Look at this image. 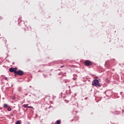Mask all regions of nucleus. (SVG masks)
I'll return each instance as SVG.
<instances>
[{
    "label": "nucleus",
    "instance_id": "1",
    "mask_svg": "<svg viewBox=\"0 0 124 124\" xmlns=\"http://www.w3.org/2000/svg\"><path fill=\"white\" fill-rule=\"evenodd\" d=\"M98 79H94L92 82L93 86L95 87H101V84L99 83Z\"/></svg>",
    "mask_w": 124,
    "mask_h": 124
},
{
    "label": "nucleus",
    "instance_id": "2",
    "mask_svg": "<svg viewBox=\"0 0 124 124\" xmlns=\"http://www.w3.org/2000/svg\"><path fill=\"white\" fill-rule=\"evenodd\" d=\"M110 113H111V114H113V115H119V114H120V111L115 110V109H114V108H111Z\"/></svg>",
    "mask_w": 124,
    "mask_h": 124
},
{
    "label": "nucleus",
    "instance_id": "3",
    "mask_svg": "<svg viewBox=\"0 0 124 124\" xmlns=\"http://www.w3.org/2000/svg\"><path fill=\"white\" fill-rule=\"evenodd\" d=\"M84 63L86 66H91V65L93 64V62L90 60H85L84 62Z\"/></svg>",
    "mask_w": 124,
    "mask_h": 124
},
{
    "label": "nucleus",
    "instance_id": "4",
    "mask_svg": "<svg viewBox=\"0 0 124 124\" xmlns=\"http://www.w3.org/2000/svg\"><path fill=\"white\" fill-rule=\"evenodd\" d=\"M16 74H17L18 76H22L24 75V72L22 70L16 71Z\"/></svg>",
    "mask_w": 124,
    "mask_h": 124
},
{
    "label": "nucleus",
    "instance_id": "5",
    "mask_svg": "<svg viewBox=\"0 0 124 124\" xmlns=\"http://www.w3.org/2000/svg\"><path fill=\"white\" fill-rule=\"evenodd\" d=\"M17 70V67H15V68H9V71L10 72H14V73H15V74H16V71Z\"/></svg>",
    "mask_w": 124,
    "mask_h": 124
},
{
    "label": "nucleus",
    "instance_id": "6",
    "mask_svg": "<svg viewBox=\"0 0 124 124\" xmlns=\"http://www.w3.org/2000/svg\"><path fill=\"white\" fill-rule=\"evenodd\" d=\"M104 93H105L107 96H109V94L111 93V91L110 90H107L104 92Z\"/></svg>",
    "mask_w": 124,
    "mask_h": 124
},
{
    "label": "nucleus",
    "instance_id": "7",
    "mask_svg": "<svg viewBox=\"0 0 124 124\" xmlns=\"http://www.w3.org/2000/svg\"><path fill=\"white\" fill-rule=\"evenodd\" d=\"M9 107V106L8 105H7V104H3V109L8 108Z\"/></svg>",
    "mask_w": 124,
    "mask_h": 124
},
{
    "label": "nucleus",
    "instance_id": "8",
    "mask_svg": "<svg viewBox=\"0 0 124 124\" xmlns=\"http://www.w3.org/2000/svg\"><path fill=\"white\" fill-rule=\"evenodd\" d=\"M105 65L106 67H109V61H106L105 64Z\"/></svg>",
    "mask_w": 124,
    "mask_h": 124
},
{
    "label": "nucleus",
    "instance_id": "9",
    "mask_svg": "<svg viewBox=\"0 0 124 124\" xmlns=\"http://www.w3.org/2000/svg\"><path fill=\"white\" fill-rule=\"evenodd\" d=\"M28 105H29V104H24L23 105V107L24 108H28V107H29V106H28Z\"/></svg>",
    "mask_w": 124,
    "mask_h": 124
},
{
    "label": "nucleus",
    "instance_id": "10",
    "mask_svg": "<svg viewBox=\"0 0 124 124\" xmlns=\"http://www.w3.org/2000/svg\"><path fill=\"white\" fill-rule=\"evenodd\" d=\"M56 124H61V120H57L56 121Z\"/></svg>",
    "mask_w": 124,
    "mask_h": 124
},
{
    "label": "nucleus",
    "instance_id": "11",
    "mask_svg": "<svg viewBox=\"0 0 124 124\" xmlns=\"http://www.w3.org/2000/svg\"><path fill=\"white\" fill-rule=\"evenodd\" d=\"M7 109H8V111H11V108L10 107H9L7 108Z\"/></svg>",
    "mask_w": 124,
    "mask_h": 124
},
{
    "label": "nucleus",
    "instance_id": "12",
    "mask_svg": "<svg viewBox=\"0 0 124 124\" xmlns=\"http://www.w3.org/2000/svg\"><path fill=\"white\" fill-rule=\"evenodd\" d=\"M16 124H21V123H20V121L18 120L16 122Z\"/></svg>",
    "mask_w": 124,
    "mask_h": 124
},
{
    "label": "nucleus",
    "instance_id": "13",
    "mask_svg": "<svg viewBox=\"0 0 124 124\" xmlns=\"http://www.w3.org/2000/svg\"><path fill=\"white\" fill-rule=\"evenodd\" d=\"M120 94H121L122 96H123V97H124V93H123V92H121Z\"/></svg>",
    "mask_w": 124,
    "mask_h": 124
},
{
    "label": "nucleus",
    "instance_id": "14",
    "mask_svg": "<svg viewBox=\"0 0 124 124\" xmlns=\"http://www.w3.org/2000/svg\"><path fill=\"white\" fill-rule=\"evenodd\" d=\"M28 108H29L30 109H32V108H33L31 106H28Z\"/></svg>",
    "mask_w": 124,
    "mask_h": 124
},
{
    "label": "nucleus",
    "instance_id": "15",
    "mask_svg": "<svg viewBox=\"0 0 124 124\" xmlns=\"http://www.w3.org/2000/svg\"><path fill=\"white\" fill-rule=\"evenodd\" d=\"M62 67H64V65L61 66V68H62Z\"/></svg>",
    "mask_w": 124,
    "mask_h": 124
},
{
    "label": "nucleus",
    "instance_id": "16",
    "mask_svg": "<svg viewBox=\"0 0 124 124\" xmlns=\"http://www.w3.org/2000/svg\"><path fill=\"white\" fill-rule=\"evenodd\" d=\"M44 75V77L45 78H46V77H47V76L45 75Z\"/></svg>",
    "mask_w": 124,
    "mask_h": 124
},
{
    "label": "nucleus",
    "instance_id": "17",
    "mask_svg": "<svg viewBox=\"0 0 124 124\" xmlns=\"http://www.w3.org/2000/svg\"><path fill=\"white\" fill-rule=\"evenodd\" d=\"M5 80H7V77H5Z\"/></svg>",
    "mask_w": 124,
    "mask_h": 124
},
{
    "label": "nucleus",
    "instance_id": "18",
    "mask_svg": "<svg viewBox=\"0 0 124 124\" xmlns=\"http://www.w3.org/2000/svg\"><path fill=\"white\" fill-rule=\"evenodd\" d=\"M61 74H62V73H61L58 74L59 75H61Z\"/></svg>",
    "mask_w": 124,
    "mask_h": 124
}]
</instances>
